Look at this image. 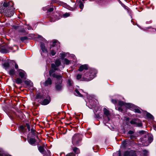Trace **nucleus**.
Listing matches in <instances>:
<instances>
[{
  "label": "nucleus",
  "mask_w": 156,
  "mask_h": 156,
  "mask_svg": "<svg viewBox=\"0 0 156 156\" xmlns=\"http://www.w3.org/2000/svg\"><path fill=\"white\" fill-rule=\"evenodd\" d=\"M61 61L60 59H57L55 62V64H52L51 67L52 69L49 71V75L55 78L58 80L60 83L62 82V76L60 74L57 73H53L55 70H57V67L61 65Z\"/></svg>",
  "instance_id": "f257e3e1"
},
{
  "label": "nucleus",
  "mask_w": 156,
  "mask_h": 156,
  "mask_svg": "<svg viewBox=\"0 0 156 156\" xmlns=\"http://www.w3.org/2000/svg\"><path fill=\"white\" fill-rule=\"evenodd\" d=\"M97 73L96 70L94 69L90 70L88 73H86L83 76L84 80L89 81L93 79L96 76Z\"/></svg>",
  "instance_id": "f03ea898"
},
{
  "label": "nucleus",
  "mask_w": 156,
  "mask_h": 156,
  "mask_svg": "<svg viewBox=\"0 0 156 156\" xmlns=\"http://www.w3.org/2000/svg\"><path fill=\"white\" fill-rule=\"evenodd\" d=\"M81 140L79 138V135L78 134H75L73 137L72 142L73 144L74 145L78 144Z\"/></svg>",
  "instance_id": "7ed1b4c3"
},
{
  "label": "nucleus",
  "mask_w": 156,
  "mask_h": 156,
  "mask_svg": "<svg viewBox=\"0 0 156 156\" xmlns=\"http://www.w3.org/2000/svg\"><path fill=\"white\" fill-rule=\"evenodd\" d=\"M56 42L57 41H54L53 44L51 45V53L52 56L54 55L56 53L57 51V47L55 45V44Z\"/></svg>",
  "instance_id": "20e7f679"
},
{
  "label": "nucleus",
  "mask_w": 156,
  "mask_h": 156,
  "mask_svg": "<svg viewBox=\"0 0 156 156\" xmlns=\"http://www.w3.org/2000/svg\"><path fill=\"white\" fill-rule=\"evenodd\" d=\"M123 156H136L135 151L133 150H128L123 153Z\"/></svg>",
  "instance_id": "39448f33"
},
{
  "label": "nucleus",
  "mask_w": 156,
  "mask_h": 156,
  "mask_svg": "<svg viewBox=\"0 0 156 156\" xmlns=\"http://www.w3.org/2000/svg\"><path fill=\"white\" fill-rule=\"evenodd\" d=\"M138 120L136 119H134L133 120H131L130 121V123L131 124L134 125L135 126L140 127L142 126V125L141 122H138Z\"/></svg>",
  "instance_id": "423d86ee"
},
{
  "label": "nucleus",
  "mask_w": 156,
  "mask_h": 156,
  "mask_svg": "<svg viewBox=\"0 0 156 156\" xmlns=\"http://www.w3.org/2000/svg\"><path fill=\"white\" fill-rule=\"evenodd\" d=\"M17 71L19 73V75L21 78H25L26 74L25 72L21 69H18Z\"/></svg>",
  "instance_id": "0eeeda50"
},
{
  "label": "nucleus",
  "mask_w": 156,
  "mask_h": 156,
  "mask_svg": "<svg viewBox=\"0 0 156 156\" xmlns=\"http://www.w3.org/2000/svg\"><path fill=\"white\" fill-rule=\"evenodd\" d=\"M118 104L120 106H122L124 105L128 108H130L131 107L132 105L130 103H124L123 101H119L118 102Z\"/></svg>",
  "instance_id": "6e6552de"
},
{
  "label": "nucleus",
  "mask_w": 156,
  "mask_h": 156,
  "mask_svg": "<svg viewBox=\"0 0 156 156\" xmlns=\"http://www.w3.org/2000/svg\"><path fill=\"white\" fill-rule=\"evenodd\" d=\"M50 101V98L49 97H47L46 98L41 102V104L43 105H46L48 104Z\"/></svg>",
  "instance_id": "1a4fd4ad"
},
{
  "label": "nucleus",
  "mask_w": 156,
  "mask_h": 156,
  "mask_svg": "<svg viewBox=\"0 0 156 156\" xmlns=\"http://www.w3.org/2000/svg\"><path fill=\"white\" fill-rule=\"evenodd\" d=\"M88 68V66L86 64L84 65H81L80 67L79 68V70L81 72L83 71V70H87Z\"/></svg>",
  "instance_id": "9d476101"
},
{
  "label": "nucleus",
  "mask_w": 156,
  "mask_h": 156,
  "mask_svg": "<svg viewBox=\"0 0 156 156\" xmlns=\"http://www.w3.org/2000/svg\"><path fill=\"white\" fill-rule=\"evenodd\" d=\"M25 84L30 87H32L33 86L32 83L30 80H27L25 81Z\"/></svg>",
  "instance_id": "9b49d317"
},
{
  "label": "nucleus",
  "mask_w": 156,
  "mask_h": 156,
  "mask_svg": "<svg viewBox=\"0 0 156 156\" xmlns=\"http://www.w3.org/2000/svg\"><path fill=\"white\" fill-rule=\"evenodd\" d=\"M51 80L50 78H48L47 80L45 81L44 84L45 86H48L49 85H51Z\"/></svg>",
  "instance_id": "f8f14e48"
},
{
  "label": "nucleus",
  "mask_w": 156,
  "mask_h": 156,
  "mask_svg": "<svg viewBox=\"0 0 156 156\" xmlns=\"http://www.w3.org/2000/svg\"><path fill=\"white\" fill-rule=\"evenodd\" d=\"M41 48L42 51L44 53L47 52V51L45 48L44 45V44L41 43Z\"/></svg>",
  "instance_id": "ddd939ff"
},
{
  "label": "nucleus",
  "mask_w": 156,
  "mask_h": 156,
  "mask_svg": "<svg viewBox=\"0 0 156 156\" xmlns=\"http://www.w3.org/2000/svg\"><path fill=\"white\" fill-rule=\"evenodd\" d=\"M104 113L106 116L108 117L110 115L109 111L105 108H103Z\"/></svg>",
  "instance_id": "4468645a"
},
{
  "label": "nucleus",
  "mask_w": 156,
  "mask_h": 156,
  "mask_svg": "<svg viewBox=\"0 0 156 156\" xmlns=\"http://www.w3.org/2000/svg\"><path fill=\"white\" fill-rule=\"evenodd\" d=\"M14 13V12L13 11H11L10 12L7 11V12L6 13V15L8 17H11L12 16Z\"/></svg>",
  "instance_id": "2eb2a0df"
},
{
  "label": "nucleus",
  "mask_w": 156,
  "mask_h": 156,
  "mask_svg": "<svg viewBox=\"0 0 156 156\" xmlns=\"http://www.w3.org/2000/svg\"><path fill=\"white\" fill-rule=\"evenodd\" d=\"M15 71L13 69H10L9 71V74L13 77L15 74Z\"/></svg>",
  "instance_id": "dca6fc26"
},
{
  "label": "nucleus",
  "mask_w": 156,
  "mask_h": 156,
  "mask_svg": "<svg viewBox=\"0 0 156 156\" xmlns=\"http://www.w3.org/2000/svg\"><path fill=\"white\" fill-rule=\"evenodd\" d=\"M28 141L30 144L33 145L35 144L36 140L35 139L31 138L29 140H28Z\"/></svg>",
  "instance_id": "f3484780"
},
{
  "label": "nucleus",
  "mask_w": 156,
  "mask_h": 156,
  "mask_svg": "<svg viewBox=\"0 0 156 156\" xmlns=\"http://www.w3.org/2000/svg\"><path fill=\"white\" fill-rule=\"evenodd\" d=\"M62 86L61 83L57 84L56 85V88L57 90H61L62 89Z\"/></svg>",
  "instance_id": "a211bd4d"
},
{
  "label": "nucleus",
  "mask_w": 156,
  "mask_h": 156,
  "mask_svg": "<svg viewBox=\"0 0 156 156\" xmlns=\"http://www.w3.org/2000/svg\"><path fill=\"white\" fill-rule=\"evenodd\" d=\"M77 96H79V97H82V94H81L79 91L77 89L75 91L74 93Z\"/></svg>",
  "instance_id": "6ab92c4d"
},
{
  "label": "nucleus",
  "mask_w": 156,
  "mask_h": 156,
  "mask_svg": "<svg viewBox=\"0 0 156 156\" xmlns=\"http://www.w3.org/2000/svg\"><path fill=\"white\" fill-rule=\"evenodd\" d=\"M4 68L5 69H8L9 67V63L8 62H5L3 64Z\"/></svg>",
  "instance_id": "aec40b11"
},
{
  "label": "nucleus",
  "mask_w": 156,
  "mask_h": 156,
  "mask_svg": "<svg viewBox=\"0 0 156 156\" xmlns=\"http://www.w3.org/2000/svg\"><path fill=\"white\" fill-rule=\"evenodd\" d=\"M63 62L66 65H68L70 63V61L66 58L63 59Z\"/></svg>",
  "instance_id": "412c9836"
},
{
  "label": "nucleus",
  "mask_w": 156,
  "mask_h": 156,
  "mask_svg": "<svg viewBox=\"0 0 156 156\" xmlns=\"http://www.w3.org/2000/svg\"><path fill=\"white\" fill-rule=\"evenodd\" d=\"M38 149L39 151L41 153H43L44 151V148L43 147L39 146L38 147Z\"/></svg>",
  "instance_id": "4be33fe9"
},
{
  "label": "nucleus",
  "mask_w": 156,
  "mask_h": 156,
  "mask_svg": "<svg viewBox=\"0 0 156 156\" xmlns=\"http://www.w3.org/2000/svg\"><path fill=\"white\" fill-rule=\"evenodd\" d=\"M73 150L76 154H78L80 152V151L78 148L76 147L73 148Z\"/></svg>",
  "instance_id": "5701e85b"
},
{
  "label": "nucleus",
  "mask_w": 156,
  "mask_h": 156,
  "mask_svg": "<svg viewBox=\"0 0 156 156\" xmlns=\"http://www.w3.org/2000/svg\"><path fill=\"white\" fill-rule=\"evenodd\" d=\"M60 57L62 60H63L64 58L66 56V54L65 52H62L60 54Z\"/></svg>",
  "instance_id": "b1692460"
},
{
  "label": "nucleus",
  "mask_w": 156,
  "mask_h": 156,
  "mask_svg": "<svg viewBox=\"0 0 156 156\" xmlns=\"http://www.w3.org/2000/svg\"><path fill=\"white\" fill-rule=\"evenodd\" d=\"M22 80L20 78H17L16 80V83L17 84H20L22 83Z\"/></svg>",
  "instance_id": "393cba45"
},
{
  "label": "nucleus",
  "mask_w": 156,
  "mask_h": 156,
  "mask_svg": "<svg viewBox=\"0 0 156 156\" xmlns=\"http://www.w3.org/2000/svg\"><path fill=\"white\" fill-rule=\"evenodd\" d=\"M147 116L148 118H150L151 119H154V117L153 115L149 113H147Z\"/></svg>",
  "instance_id": "a878e982"
},
{
  "label": "nucleus",
  "mask_w": 156,
  "mask_h": 156,
  "mask_svg": "<svg viewBox=\"0 0 156 156\" xmlns=\"http://www.w3.org/2000/svg\"><path fill=\"white\" fill-rule=\"evenodd\" d=\"M27 39L28 37L26 36L22 37H20V40L23 42L25 40H27Z\"/></svg>",
  "instance_id": "bb28decb"
},
{
  "label": "nucleus",
  "mask_w": 156,
  "mask_h": 156,
  "mask_svg": "<svg viewBox=\"0 0 156 156\" xmlns=\"http://www.w3.org/2000/svg\"><path fill=\"white\" fill-rule=\"evenodd\" d=\"M67 83L69 86H71L72 85L73 82L70 79L68 80Z\"/></svg>",
  "instance_id": "cd10ccee"
},
{
  "label": "nucleus",
  "mask_w": 156,
  "mask_h": 156,
  "mask_svg": "<svg viewBox=\"0 0 156 156\" xmlns=\"http://www.w3.org/2000/svg\"><path fill=\"white\" fill-rule=\"evenodd\" d=\"M42 98V96L40 94H37L36 97V98L37 99H41Z\"/></svg>",
  "instance_id": "c85d7f7f"
},
{
  "label": "nucleus",
  "mask_w": 156,
  "mask_h": 156,
  "mask_svg": "<svg viewBox=\"0 0 156 156\" xmlns=\"http://www.w3.org/2000/svg\"><path fill=\"white\" fill-rule=\"evenodd\" d=\"M79 7L80 9H82L83 7V4L82 2H80L79 5Z\"/></svg>",
  "instance_id": "c756f323"
},
{
  "label": "nucleus",
  "mask_w": 156,
  "mask_h": 156,
  "mask_svg": "<svg viewBox=\"0 0 156 156\" xmlns=\"http://www.w3.org/2000/svg\"><path fill=\"white\" fill-rule=\"evenodd\" d=\"M66 156H76V155L73 153H70L67 154Z\"/></svg>",
  "instance_id": "7c9ffc66"
},
{
  "label": "nucleus",
  "mask_w": 156,
  "mask_h": 156,
  "mask_svg": "<svg viewBox=\"0 0 156 156\" xmlns=\"http://www.w3.org/2000/svg\"><path fill=\"white\" fill-rule=\"evenodd\" d=\"M153 140V138L151 136H150L148 138V140L150 143H151L152 141Z\"/></svg>",
  "instance_id": "2f4dec72"
},
{
  "label": "nucleus",
  "mask_w": 156,
  "mask_h": 156,
  "mask_svg": "<svg viewBox=\"0 0 156 156\" xmlns=\"http://www.w3.org/2000/svg\"><path fill=\"white\" fill-rule=\"evenodd\" d=\"M70 15V14L68 13H66L63 15V17H66L69 16Z\"/></svg>",
  "instance_id": "473e14b6"
},
{
  "label": "nucleus",
  "mask_w": 156,
  "mask_h": 156,
  "mask_svg": "<svg viewBox=\"0 0 156 156\" xmlns=\"http://www.w3.org/2000/svg\"><path fill=\"white\" fill-rule=\"evenodd\" d=\"M135 112H137L138 113H140V111L139 109L138 108H135L134 109Z\"/></svg>",
  "instance_id": "72a5a7b5"
},
{
  "label": "nucleus",
  "mask_w": 156,
  "mask_h": 156,
  "mask_svg": "<svg viewBox=\"0 0 156 156\" xmlns=\"http://www.w3.org/2000/svg\"><path fill=\"white\" fill-rule=\"evenodd\" d=\"M9 4L6 2H4L3 4V5L5 7H7L9 6Z\"/></svg>",
  "instance_id": "f704fd0d"
},
{
  "label": "nucleus",
  "mask_w": 156,
  "mask_h": 156,
  "mask_svg": "<svg viewBox=\"0 0 156 156\" xmlns=\"http://www.w3.org/2000/svg\"><path fill=\"white\" fill-rule=\"evenodd\" d=\"M81 77V75L80 74H78L76 76V78L77 79H79Z\"/></svg>",
  "instance_id": "c9c22d12"
},
{
  "label": "nucleus",
  "mask_w": 156,
  "mask_h": 156,
  "mask_svg": "<svg viewBox=\"0 0 156 156\" xmlns=\"http://www.w3.org/2000/svg\"><path fill=\"white\" fill-rule=\"evenodd\" d=\"M54 9L53 8H50L49 9H48V11L49 12H52L53 11Z\"/></svg>",
  "instance_id": "e433bc0d"
},
{
  "label": "nucleus",
  "mask_w": 156,
  "mask_h": 156,
  "mask_svg": "<svg viewBox=\"0 0 156 156\" xmlns=\"http://www.w3.org/2000/svg\"><path fill=\"white\" fill-rule=\"evenodd\" d=\"M118 156H122L121 152L120 150H119V151H118Z\"/></svg>",
  "instance_id": "4c0bfd02"
},
{
  "label": "nucleus",
  "mask_w": 156,
  "mask_h": 156,
  "mask_svg": "<svg viewBox=\"0 0 156 156\" xmlns=\"http://www.w3.org/2000/svg\"><path fill=\"white\" fill-rule=\"evenodd\" d=\"M112 102L114 104H115L117 102L114 99H112Z\"/></svg>",
  "instance_id": "58836bf2"
},
{
  "label": "nucleus",
  "mask_w": 156,
  "mask_h": 156,
  "mask_svg": "<svg viewBox=\"0 0 156 156\" xmlns=\"http://www.w3.org/2000/svg\"><path fill=\"white\" fill-rule=\"evenodd\" d=\"M134 133L132 131L130 130L129 131L128 133L129 134L131 135L133 134Z\"/></svg>",
  "instance_id": "ea45409f"
},
{
  "label": "nucleus",
  "mask_w": 156,
  "mask_h": 156,
  "mask_svg": "<svg viewBox=\"0 0 156 156\" xmlns=\"http://www.w3.org/2000/svg\"><path fill=\"white\" fill-rule=\"evenodd\" d=\"M15 69H17L18 68V66L17 64H16V63L15 62Z\"/></svg>",
  "instance_id": "a19ab883"
},
{
  "label": "nucleus",
  "mask_w": 156,
  "mask_h": 156,
  "mask_svg": "<svg viewBox=\"0 0 156 156\" xmlns=\"http://www.w3.org/2000/svg\"><path fill=\"white\" fill-rule=\"evenodd\" d=\"M27 127L28 130L29 131H30V126L29 125L27 124Z\"/></svg>",
  "instance_id": "79ce46f5"
},
{
  "label": "nucleus",
  "mask_w": 156,
  "mask_h": 156,
  "mask_svg": "<svg viewBox=\"0 0 156 156\" xmlns=\"http://www.w3.org/2000/svg\"><path fill=\"white\" fill-rule=\"evenodd\" d=\"M118 110L119 111L122 112V109L121 108V107H119L118 108Z\"/></svg>",
  "instance_id": "37998d69"
},
{
  "label": "nucleus",
  "mask_w": 156,
  "mask_h": 156,
  "mask_svg": "<svg viewBox=\"0 0 156 156\" xmlns=\"http://www.w3.org/2000/svg\"><path fill=\"white\" fill-rule=\"evenodd\" d=\"M58 19L57 17H55V20L54 19L52 20L51 21L54 22V21H55V20H58Z\"/></svg>",
  "instance_id": "c03bdc74"
},
{
  "label": "nucleus",
  "mask_w": 156,
  "mask_h": 156,
  "mask_svg": "<svg viewBox=\"0 0 156 156\" xmlns=\"http://www.w3.org/2000/svg\"><path fill=\"white\" fill-rule=\"evenodd\" d=\"M20 129H24V128H23V127L22 126H20Z\"/></svg>",
  "instance_id": "a18cd8bd"
},
{
  "label": "nucleus",
  "mask_w": 156,
  "mask_h": 156,
  "mask_svg": "<svg viewBox=\"0 0 156 156\" xmlns=\"http://www.w3.org/2000/svg\"><path fill=\"white\" fill-rule=\"evenodd\" d=\"M144 132V131H143L140 132V133H143Z\"/></svg>",
  "instance_id": "49530a36"
},
{
  "label": "nucleus",
  "mask_w": 156,
  "mask_h": 156,
  "mask_svg": "<svg viewBox=\"0 0 156 156\" xmlns=\"http://www.w3.org/2000/svg\"><path fill=\"white\" fill-rule=\"evenodd\" d=\"M31 131H33V129H31Z\"/></svg>",
  "instance_id": "de8ad7c7"
},
{
  "label": "nucleus",
  "mask_w": 156,
  "mask_h": 156,
  "mask_svg": "<svg viewBox=\"0 0 156 156\" xmlns=\"http://www.w3.org/2000/svg\"><path fill=\"white\" fill-rule=\"evenodd\" d=\"M83 1H84L85 0H82Z\"/></svg>",
  "instance_id": "09e8293b"
},
{
  "label": "nucleus",
  "mask_w": 156,
  "mask_h": 156,
  "mask_svg": "<svg viewBox=\"0 0 156 156\" xmlns=\"http://www.w3.org/2000/svg\"><path fill=\"white\" fill-rule=\"evenodd\" d=\"M0 156H2V155H0Z\"/></svg>",
  "instance_id": "8fccbe9b"
},
{
  "label": "nucleus",
  "mask_w": 156,
  "mask_h": 156,
  "mask_svg": "<svg viewBox=\"0 0 156 156\" xmlns=\"http://www.w3.org/2000/svg\"><path fill=\"white\" fill-rule=\"evenodd\" d=\"M108 120H109V119H108Z\"/></svg>",
  "instance_id": "3c124183"
}]
</instances>
